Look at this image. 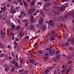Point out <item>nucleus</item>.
<instances>
[{
	"label": "nucleus",
	"instance_id": "f257e3e1",
	"mask_svg": "<svg viewBox=\"0 0 74 74\" xmlns=\"http://www.w3.org/2000/svg\"><path fill=\"white\" fill-rule=\"evenodd\" d=\"M47 23L49 25H50L52 27H55V23L53 20H50L48 21H47Z\"/></svg>",
	"mask_w": 74,
	"mask_h": 74
},
{
	"label": "nucleus",
	"instance_id": "f03ea898",
	"mask_svg": "<svg viewBox=\"0 0 74 74\" xmlns=\"http://www.w3.org/2000/svg\"><path fill=\"white\" fill-rule=\"evenodd\" d=\"M55 50H52L51 49V50H50L49 53L50 55H51V56H53L54 55V54H55Z\"/></svg>",
	"mask_w": 74,
	"mask_h": 74
},
{
	"label": "nucleus",
	"instance_id": "7ed1b4c3",
	"mask_svg": "<svg viewBox=\"0 0 74 74\" xmlns=\"http://www.w3.org/2000/svg\"><path fill=\"white\" fill-rule=\"evenodd\" d=\"M67 15H65V16H63V17L62 16H60V18L62 21H64V20H66V19H67Z\"/></svg>",
	"mask_w": 74,
	"mask_h": 74
},
{
	"label": "nucleus",
	"instance_id": "20e7f679",
	"mask_svg": "<svg viewBox=\"0 0 74 74\" xmlns=\"http://www.w3.org/2000/svg\"><path fill=\"white\" fill-rule=\"evenodd\" d=\"M71 70V67L68 68L65 71V74H69V72H70Z\"/></svg>",
	"mask_w": 74,
	"mask_h": 74
},
{
	"label": "nucleus",
	"instance_id": "39448f33",
	"mask_svg": "<svg viewBox=\"0 0 74 74\" xmlns=\"http://www.w3.org/2000/svg\"><path fill=\"white\" fill-rule=\"evenodd\" d=\"M44 21V19L42 18V17L41 16L39 19V22L40 25H41L42 24V23Z\"/></svg>",
	"mask_w": 74,
	"mask_h": 74
},
{
	"label": "nucleus",
	"instance_id": "423d86ee",
	"mask_svg": "<svg viewBox=\"0 0 74 74\" xmlns=\"http://www.w3.org/2000/svg\"><path fill=\"white\" fill-rule=\"evenodd\" d=\"M34 19V16H33V15H32L31 16V21L32 22V23H34V22H36V18H35L34 21H33V19Z\"/></svg>",
	"mask_w": 74,
	"mask_h": 74
},
{
	"label": "nucleus",
	"instance_id": "0eeeda50",
	"mask_svg": "<svg viewBox=\"0 0 74 74\" xmlns=\"http://www.w3.org/2000/svg\"><path fill=\"white\" fill-rule=\"evenodd\" d=\"M66 6L60 7V10L61 11H64L66 9Z\"/></svg>",
	"mask_w": 74,
	"mask_h": 74
},
{
	"label": "nucleus",
	"instance_id": "6e6552de",
	"mask_svg": "<svg viewBox=\"0 0 74 74\" xmlns=\"http://www.w3.org/2000/svg\"><path fill=\"white\" fill-rule=\"evenodd\" d=\"M53 13H54V14H56L58 15H60V12H58V11L53 10Z\"/></svg>",
	"mask_w": 74,
	"mask_h": 74
},
{
	"label": "nucleus",
	"instance_id": "1a4fd4ad",
	"mask_svg": "<svg viewBox=\"0 0 74 74\" xmlns=\"http://www.w3.org/2000/svg\"><path fill=\"white\" fill-rule=\"evenodd\" d=\"M73 57L72 56L69 55L66 57V60H70Z\"/></svg>",
	"mask_w": 74,
	"mask_h": 74
},
{
	"label": "nucleus",
	"instance_id": "9d476101",
	"mask_svg": "<svg viewBox=\"0 0 74 74\" xmlns=\"http://www.w3.org/2000/svg\"><path fill=\"white\" fill-rule=\"evenodd\" d=\"M19 35L20 37H23V36H24V32H23V31H20V32Z\"/></svg>",
	"mask_w": 74,
	"mask_h": 74
},
{
	"label": "nucleus",
	"instance_id": "9b49d317",
	"mask_svg": "<svg viewBox=\"0 0 74 74\" xmlns=\"http://www.w3.org/2000/svg\"><path fill=\"white\" fill-rule=\"evenodd\" d=\"M42 29L43 30H46V29H47V25L44 24L42 26Z\"/></svg>",
	"mask_w": 74,
	"mask_h": 74
},
{
	"label": "nucleus",
	"instance_id": "f8f14e48",
	"mask_svg": "<svg viewBox=\"0 0 74 74\" xmlns=\"http://www.w3.org/2000/svg\"><path fill=\"white\" fill-rule=\"evenodd\" d=\"M20 14L22 16H25V15H26V13L25 12L21 11L20 12Z\"/></svg>",
	"mask_w": 74,
	"mask_h": 74
},
{
	"label": "nucleus",
	"instance_id": "ddd939ff",
	"mask_svg": "<svg viewBox=\"0 0 74 74\" xmlns=\"http://www.w3.org/2000/svg\"><path fill=\"white\" fill-rule=\"evenodd\" d=\"M55 33H56V30H53L51 31L50 32L51 36H52V34H55Z\"/></svg>",
	"mask_w": 74,
	"mask_h": 74
},
{
	"label": "nucleus",
	"instance_id": "4468645a",
	"mask_svg": "<svg viewBox=\"0 0 74 74\" xmlns=\"http://www.w3.org/2000/svg\"><path fill=\"white\" fill-rule=\"evenodd\" d=\"M58 60L57 58H53L52 59L53 61V62H56V63H57V62H58Z\"/></svg>",
	"mask_w": 74,
	"mask_h": 74
},
{
	"label": "nucleus",
	"instance_id": "2eb2a0df",
	"mask_svg": "<svg viewBox=\"0 0 74 74\" xmlns=\"http://www.w3.org/2000/svg\"><path fill=\"white\" fill-rule=\"evenodd\" d=\"M50 71V69H49L48 68H47L46 69L45 72L46 73L48 74V73Z\"/></svg>",
	"mask_w": 74,
	"mask_h": 74
},
{
	"label": "nucleus",
	"instance_id": "dca6fc26",
	"mask_svg": "<svg viewBox=\"0 0 74 74\" xmlns=\"http://www.w3.org/2000/svg\"><path fill=\"white\" fill-rule=\"evenodd\" d=\"M32 10L30 9L28 10V14L29 15H30V14H32Z\"/></svg>",
	"mask_w": 74,
	"mask_h": 74
},
{
	"label": "nucleus",
	"instance_id": "f3484780",
	"mask_svg": "<svg viewBox=\"0 0 74 74\" xmlns=\"http://www.w3.org/2000/svg\"><path fill=\"white\" fill-rule=\"evenodd\" d=\"M60 55L57 54L56 56V59L59 60V58H60Z\"/></svg>",
	"mask_w": 74,
	"mask_h": 74
},
{
	"label": "nucleus",
	"instance_id": "a211bd4d",
	"mask_svg": "<svg viewBox=\"0 0 74 74\" xmlns=\"http://www.w3.org/2000/svg\"><path fill=\"white\" fill-rule=\"evenodd\" d=\"M20 60L21 64H23V62H24V60H23V59L21 58L20 59Z\"/></svg>",
	"mask_w": 74,
	"mask_h": 74
},
{
	"label": "nucleus",
	"instance_id": "6ab92c4d",
	"mask_svg": "<svg viewBox=\"0 0 74 74\" xmlns=\"http://www.w3.org/2000/svg\"><path fill=\"white\" fill-rule=\"evenodd\" d=\"M68 49L70 50V51H74V49L72 47H69Z\"/></svg>",
	"mask_w": 74,
	"mask_h": 74
},
{
	"label": "nucleus",
	"instance_id": "aec40b11",
	"mask_svg": "<svg viewBox=\"0 0 74 74\" xmlns=\"http://www.w3.org/2000/svg\"><path fill=\"white\" fill-rule=\"evenodd\" d=\"M50 40L52 41H54V40H55V38H54L52 36H51L50 37Z\"/></svg>",
	"mask_w": 74,
	"mask_h": 74
},
{
	"label": "nucleus",
	"instance_id": "412c9836",
	"mask_svg": "<svg viewBox=\"0 0 74 74\" xmlns=\"http://www.w3.org/2000/svg\"><path fill=\"white\" fill-rule=\"evenodd\" d=\"M30 63H32V64H33L34 63V60L33 59H30L29 60Z\"/></svg>",
	"mask_w": 74,
	"mask_h": 74
},
{
	"label": "nucleus",
	"instance_id": "4be33fe9",
	"mask_svg": "<svg viewBox=\"0 0 74 74\" xmlns=\"http://www.w3.org/2000/svg\"><path fill=\"white\" fill-rule=\"evenodd\" d=\"M65 45L66 47H69L70 45V43L69 42H66Z\"/></svg>",
	"mask_w": 74,
	"mask_h": 74
},
{
	"label": "nucleus",
	"instance_id": "5701e85b",
	"mask_svg": "<svg viewBox=\"0 0 74 74\" xmlns=\"http://www.w3.org/2000/svg\"><path fill=\"white\" fill-rule=\"evenodd\" d=\"M51 5V3H47L46 4V7H49L50 6V5Z\"/></svg>",
	"mask_w": 74,
	"mask_h": 74
},
{
	"label": "nucleus",
	"instance_id": "b1692460",
	"mask_svg": "<svg viewBox=\"0 0 74 74\" xmlns=\"http://www.w3.org/2000/svg\"><path fill=\"white\" fill-rule=\"evenodd\" d=\"M48 39L46 38L45 39V44L46 45L47 44V43H48Z\"/></svg>",
	"mask_w": 74,
	"mask_h": 74
},
{
	"label": "nucleus",
	"instance_id": "393cba45",
	"mask_svg": "<svg viewBox=\"0 0 74 74\" xmlns=\"http://www.w3.org/2000/svg\"><path fill=\"white\" fill-rule=\"evenodd\" d=\"M12 64H14L16 62V59H15V58H14L13 59V60L12 61Z\"/></svg>",
	"mask_w": 74,
	"mask_h": 74
},
{
	"label": "nucleus",
	"instance_id": "a878e982",
	"mask_svg": "<svg viewBox=\"0 0 74 74\" xmlns=\"http://www.w3.org/2000/svg\"><path fill=\"white\" fill-rule=\"evenodd\" d=\"M33 26H34V25H30L29 28L31 29V30H32L33 29Z\"/></svg>",
	"mask_w": 74,
	"mask_h": 74
},
{
	"label": "nucleus",
	"instance_id": "bb28decb",
	"mask_svg": "<svg viewBox=\"0 0 74 74\" xmlns=\"http://www.w3.org/2000/svg\"><path fill=\"white\" fill-rule=\"evenodd\" d=\"M71 43H72L73 45H74V38H72V39L71 40Z\"/></svg>",
	"mask_w": 74,
	"mask_h": 74
},
{
	"label": "nucleus",
	"instance_id": "cd10ccee",
	"mask_svg": "<svg viewBox=\"0 0 74 74\" xmlns=\"http://www.w3.org/2000/svg\"><path fill=\"white\" fill-rule=\"evenodd\" d=\"M23 3L24 5H25V6H26V7L27 6V3L25 2V1H23Z\"/></svg>",
	"mask_w": 74,
	"mask_h": 74
},
{
	"label": "nucleus",
	"instance_id": "c85d7f7f",
	"mask_svg": "<svg viewBox=\"0 0 74 74\" xmlns=\"http://www.w3.org/2000/svg\"><path fill=\"white\" fill-rule=\"evenodd\" d=\"M18 62H15V67L16 68L18 67Z\"/></svg>",
	"mask_w": 74,
	"mask_h": 74
},
{
	"label": "nucleus",
	"instance_id": "c756f323",
	"mask_svg": "<svg viewBox=\"0 0 74 74\" xmlns=\"http://www.w3.org/2000/svg\"><path fill=\"white\" fill-rule=\"evenodd\" d=\"M27 21H28V19H25L23 20V23H26V22Z\"/></svg>",
	"mask_w": 74,
	"mask_h": 74
},
{
	"label": "nucleus",
	"instance_id": "7c9ffc66",
	"mask_svg": "<svg viewBox=\"0 0 74 74\" xmlns=\"http://www.w3.org/2000/svg\"><path fill=\"white\" fill-rule=\"evenodd\" d=\"M16 10L14 9L13 10V11L12 12V14H15L16 13Z\"/></svg>",
	"mask_w": 74,
	"mask_h": 74
},
{
	"label": "nucleus",
	"instance_id": "2f4dec72",
	"mask_svg": "<svg viewBox=\"0 0 74 74\" xmlns=\"http://www.w3.org/2000/svg\"><path fill=\"white\" fill-rule=\"evenodd\" d=\"M43 59L44 60H48V58L46 57H45L43 58Z\"/></svg>",
	"mask_w": 74,
	"mask_h": 74
},
{
	"label": "nucleus",
	"instance_id": "473e14b6",
	"mask_svg": "<svg viewBox=\"0 0 74 74\" xmlns=\"http://www.w3.org/2000/svg\"><path fill=\"white\" fill-rule=\"evenodd\" d=\"M16 60L17 61H18V56L17 54L16 55Z\"/></svg>",
	"mask_w": 74,
	"mask_h": 74
},
{
	"label": "nucleus",
	"instance_id": "72a5a7b5",
	"mask_svg": "<svg viewBox=\"0 0 74 74\" xmlns=\"http://www.w3.org/2000/svg\"><path fill=\"white\" fill-rule=\"evenodd\" d=\"M0 46L1 48H4V45L2 43H1V42H0Z\"/></svg>",
	"mask_w": 74,
	"mask_h": 74
},
{
	"label": "nucleus",
	"instance_id": "f704fd0d",
	"mask_svg": "<svg viewBox=\"0 0 74 74\" xmlns=\"http://www.w3.org/2000/svg\"><path fill=\"white\" fill-rule=\"evenodd\" d=\"M6 59H10V60H12V57L11 56L10 57H6Z\"/></svg>",
	"mask_w": 74,
	"mask_h": 74
},
{
	"label": "nucleus",
	"instance_id": "c9c22d12",
	"mask_svg": "<svg viewBox=\"0 0 74 74\" xmlns=\"http://www.w3.org/2000/svg\"><path fill=\"white\" fill-rule=\"evenodd\" d=\"M11 26L13 29H15V25H14V24H12V25H11Z\"/></svg>",
	"mask_w": 74,
	"mask_h": 74
},
{
	"label": "nucleus",
	"instance_id": "e433bc0d",
	"mask_svg": "<svg viewBox=\"0 0 74 74\" xmlns=\"http://www.w3.org/2000/svg\"><path fill=\"white\" fill-rule=\"evenodd\" d=\"M34 2L33 1H32L31 3V4L32 6H34Z\"/></svg>",
	"mask_w": 74,
	"mask_h": 74
},
{
	"label": "nucleus",
	"instance_id": "4c0bfd02",
	"mask_svg": "<svg viewBox=\"0 0 74 74\" xmlns=\"http://www.w3.org/2000/svg\"><path fill=\"white\" fill-rule=\"evenodd\" d=\"M14 44L15 46H18V43H16V41H14Z\"/></svg>",
	"mask_w": 74,
	"mask_h": 74
},
{
	"label": "nucleus",
	"instance_id": "58836bf2",
	"mask_svg": "<svg viewBox=\"0 0 74 74\" xmlns=\"http://www.w3.org/2000/svg\"><path fill=\"white\" fill-rule=\"evenodd\" d=\"M14 70H15V67H12L11 69L12 71V72H14Z\"/></svg>",
	"mask_w": 74,
	"mask_h": 74
},
{
	"label": "nucleus",
	"instance_id": "ea45409f",
	"mask_svg": "<svg viewBox=\"0 0 74 74\" xmlns=\"http://www.w3.org/2000/svg\"><path fill=\"white\" fill-rule=\"evenodd\" d=\"M23 69H21V70H19V73H22V72H23Z\"/></svg>",
	"mask_w": 74,
	"mask_h": 74
},
{
	"label": "nucleus",
	"instance_id": "a19ab883",
	"mask_svg": "<svg viewBox=\"0 0 74 74\" xmlns=\"http://www.w3.org/2000/svg\"><path fill=\"white\" fill-rule=\"evenodd\" d=\"M19 28H20V25L18 26L16 28V30H18L19 29Z\"/></svg>",
	"mask_w": 74,
	"mask_h": 74
},
{
	"label": "nucleus",
	"instance_id": "79ce46f5",
	"mask_svg": "<svg viewBox=\"0 0 74 74\" xmlns=\"http://www.w3.org/2000/svg\"><path fill=\"white\" fill-rule=\"evenodd\" d=\"M20 8V7H19V6H17L16 7V10H19Z\"/></svg>",
	"mask_w": 74,
	"mask_h": 74
},
{
	"label": "nucleus",
	"instance_id": "37998d69",
	"mask_svg": "<svg viewBox=\"0 0 74 74\" xmlns=\"http://www.w3.org/2000/svg\"><path fill=\"white\" fill-rule=\"evenodd\" d=\"M45 56H47V57H48V58L49 57V54L48 53H46L45 54Z\"/></svg>",
	"mask_w": 74,
	"mask_h": 74
},
{
	"label": "nucleus",
	"instance_id": "c03bdc74",
	"mask_svg": "<svg viewBox=\"0 0 74 74\" xmlns=\"http://www.w3.org/2000/svg\"><path fill=\"white\" fill-rule=\"evenodd\" d=\"M19 3L21 5H23V3L22 1L20 2Z\"/></svg>",
	"mask_w": 74,
	"mask_h": 74
},
{
	"label": "nucleus",
	"instance_id": "a18cd8bd",
	"mask_svg": "<svg viewBox=\"0 0 74 74\" xmlns=\"http://www.w3.org/2000/svg\"><path fill=\"white\" fill-rule=\"evenodd\" d=\"M7 47L8 48H9V49H12L11 47V46H10V45H8V46Z\"/></svg>",
	"mask_w": 74,
	"mask_h": 74
},
{
	"label": "nucleus",
	"instance_id": "49530a36",
	"mask_svg": "<svg viewBox=\"0 0 74 74\" xmlns=\"http://www.w3.org/2000/svg\"><path fill=\"white\" fill-rule=\"evenodd\" d=\"M11 54L12 56L13 57V58L14 57H15V55H14V53H13V52H11Z\"/></svg>",
	"mask_w": 74,
	"mask_h": 74
},
{
	"label": "nucleus",
	"instance_id": "de8ad7c7",
	"mask_svg": "<svg viewBox=\"0 0 74 74\" xmlns=\"http://www.w3.org/2000/svg\"><path fill=\"white\" fill-rule=\"evenodd\" d=\"M4 54H1L0 55V57H1V58H3V57H4Z\"/></svg>",
	"mask_w": 74,
	"mask_h": 74
},
{
	"label": "nucleus",
	"instance_id": "09e8293b",
	"mask_svg": "<svg viewBox=\"0 0 74 74\" xmlns=\"http://www.w3.org/2000/svg\"><path fill=\"white\" fill-rule=\"evenodd\" d=\"M65 70L63 69L61 71V73H64L65 72Z\"/></svg>",
	"mask_w": 74,
	"mask_h": 74
},
{
	"label": "nucleus",
	"instance_id": "8fccbe9b",
	"mask_svg": "<svg viewBox=\"0 0 74 74\" xmlns=\"http://www.w3.org/2000/svg\"><path fill=\"white\" fill-rule=\"evenodd\" d=\"M67 36H68V35H67V34H66L64 37L63 38L64 39H65V38H66L67 37Z\"/></svg>",
	"mask_w": 74,
	"mask_h": 74
},
{
	"label": "nucleus",
	"instance_id": "3c124183",
	"mask_svg": "<svg viewBox=\"0 0 74 74\" xmlns=\"http://www.w3.org/2000/svg\"><path fill=\"white\" fill-rule=\"evenodd\" d=\"M43 52V51H42L41 50H40V51H39L38 53H40V54H41V53H42V52Z\"/></svg>",
	"mask_w": 74,
	"mask_h": 74
},
{
	"label": "nucleus",
	"instance_id": "603ef678",
	"mask_svg": "<svg viewBox=\"0 0 74 74\" xmlns=\"http://www.w3.org/2000/svg\"><path fill=\"white\" fill-rule=\"evenodd\" d=\"M68 64H71L72 63V61H68Z\"/></svg>",
	"mask_w": 74,
	"mask_h": 74
},
{
	"label": "nucleus",
	"instance_id": "864d4df0",
	"mask_svg": "<svg viewBox=\"0 0 74 74\" xmlns=\"http://www.w3.org/2000/svg\"><path fill=\"white\" fill-rule=\"evenodd\" d=\"M13 11V10L12 9H10V11H9V13H10V14H11L12 13V14Z\"/></svg>",
	"mask_w": 74,
	"mask_h": 74
},
{
	"label": "nucleus",
	"instance_id": "5fc2aeb1",
	"mask_svg": "<svg viewBox=\"0 0 74 74\" xmlns=\"http://www.w3.org/2000/svg\"><path fill=\"white\" fill-rule=\"evenodd\" d=\"M45 49L47 51H49H49L51 50V49H50L48 48H45Z\"/></svg>",
	"mask_w": 74,
	"mask_h": 74
},
{
	"label": "nucleus",
	"instance_id": "6e6d98bb",
	"mask_svg": "<svg viewBox=\"0 0 74 74\" xmlns=\"http://www.w3.org/2000/svg\"><path fill=\"white\" fill-rule=\"evenodd\" d=\"M13 4H15V5H17V4H18V3H17L15 2H14V1L13 2Z\"/></svg>",
	"mask_w": 74,
	"mask_h": 74
},
{
	"label": "nucleus",
	"instance_id": "4d7b16f0",
	"mask_svg": "<svg viewBox=\"0 0 74 74\" xmlns=\"http://www.w3.org/2000/svg\"><path fill=\"white\" fill-rule=\"evenodd\" d=\"M38 4L40 5H41L42 4V3H41V2H38Z\"/></svg>",
	"mask_w": 74,
	"mask_h": 74
},
{
	"label": "nucleus",
	"instance_id": "13d9d810",
	"mask_svg": "<svg viewBox=\"0 0 74 74\" xmlns=\"http://www.w3.org/2000/svg\"><path fill=\"white\" fill-rule=\"evenodd\" d=\"M47 6H44L43 8V9L44 10H45V11H46L47 10Z\"/></svg>",
	"mask_w": 74,
	"mask_h": 74
},
{
	"label": "nucleus",
	"instance_id": "bf43d9fd",
	"mask_svg": "<svg viewBox=\"0 0 74 74\" xmlns=\"http://www.w3.org/2000/svg\"><path fill=\"white\" fill-rule=\"evenodd\" d=\"M32 11L33 12H35V11H36V9H35V8H33Z\"/></svg>",
	"mask_w": 74,
	"mask_h": 74
},
{
	"label": "nucleus",
	"instance_id": "052dcab7",
	"mask_svg": "<svg viewBox=\"0 0 74 74\" xmlns=\"http://www.w3.org/2000/svg\"><path fill=\"white\" fill-rule=\"evenodd\" d=\"M53 67H49L48 68L49 69V70H52V69H53Z\"/></svg>",
	"mask_w": 74,
	"mask_h": 74
},
{
	"label": "nucleus",
	"instance_id": "680f3d73",
	"mask_svg": "<svg viewBox=\"0 0 74 74\" xmlns=\"http://www.w3.org/2000/svg\"><path fill=\"white\" fill-rule=\"evenodd\" d=\"M57 3H58V2H57V1H54V5H56Z\"/></svg>",
	"mask_w": 74,
	"mask_h": 74
},
{
	"label": "nucleus",
	"instance_id": "e2e57ef3",
	"mask_svg": "<svg viewBox=\"0 0 74 74\" xmlns=\"http://www.w3.org/2000/svg\"><path fill=\"white\" fill-rule=\"evenodd\" d=\"M65 67V65H63L61 67V68L62 69H63L64 68V67Z\"/></svg>",
	"mask_w": 74,
	"mask_h": 74
},
{
	"label": "nucleus",
	"instance_id": "0e129e2a",
	"mask_svg": "<svg viewBox=\"0 0 74 74\" xmlns=\"http://www.w3.org/2000/svg\"><path fill=\"white\" fill-rule=\"evenodd\" d=\"M15 40L17 41H19V38H16Z\"/></svg>",
	"mask_w": 74,
	"mask_h": 74
},
{
	"label": "nucleus",
	"instance_id": "69168bd1",
	"mask_svg": "<svg viewBox=\"0 0 74 74\" xmlns=\"http://www.w3.org/2000/svg\"><path fill=\"white\" fill-rule=\"evenodd\" d=\"M6 20V18L3 17V21H5Z\"/></svg>",
	"mask_w": 74,
	"mask_h": 74
},
{
	"label": "nucleus",
	"instance_id": "338daca9",
	"mask_svg": "<svg viewBox=\"0 0 74 74\" xmlns=\"http://www.w3.org/2000/svg\"><path fill=\"white\" fill-rule=\"evenodd\" d=\"M10 22L11 21H10V20H8L7 23H8L9 24Z\"/></svg>",
	"mask_w": 74,
	"mask_h": 74
},
{
	"label": "nucleus",
	"instance_id": "774afa93",
	"mask_svg": "<svg viewBox=\"0 0 74 74\" xmlns=\"http://www.w3.org/2000/svg\"><path fill=\"white\" fill-rule=\"evenodd\" d=\"M54 74H57L56 71L55 70L54 71Z\"/></svg>",
	"mask_w": 74,
	"mask_h": 74
}]
</instances>
